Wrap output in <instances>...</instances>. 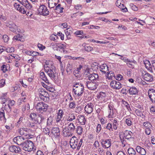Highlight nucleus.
Returning <instances> with one entry per match:
<instances>
[{"mask_svg": "<svg viewBox=\"0 0 155 155\" xmlns=\"http://www.w3.org/2000/svg\"><path fill=\"white\" fill-rule=\"evenodd\" d=\"M82 142L83 140L82 139H78L75 136L71 137L70 140L71 147L73 149L76 148L77 150H79L82 145Z\"/></svg>", "mask_w": 155, "mask_h": 155, "instance_id": "1", "label": "nucleus"}, {"mask_svg": "<svg viewBox=\"0 0 155 155\" xmlns=\"http://www.w3.org/2000/svg\"><path fill=\"white\" fill-rule=\"evenodd\" d=\"M73 90L76 95L78 96L82 95L84 90L83 84L80 83H76L73 86Z\"/></svg>", "mask_w": 155, "mask_h": 155, "instance_id": "2", "label": "nucleus"}, {"mask_svg": "<svg viewBox=\"0 0 155 155\" xmlns=\"http://www.w3.org/2000/svg\"><path fill=\"white\" fill-rule=\"evenodd\" d=\"M34 146L33 142L31 140H27L23 142L22 147L25 151L30 152L33 150Z\"/></svg>", "mask_w": 155, "mask_h": 155, "instance_id": "3", "label": "nucleus"}, {"mask_svg": "<svg viewBox=\"0 0 155 155\" xmlns=\"http://www.w3.org/2000/svg\"><path fill=\"white\" fill-rule=\"evenodd\" d=\"M35 107L37 110L41 112L46 111L48 106L47 104L41 102L38 103Z\"/></svg>", "mask_w": 155, "mask_h": 155, "instance_id": "4", "label": "nucleus"}, {"mask_svg": "<svg viewBox=\"0 0 155 155\" xmlns=\"http://www.w3.org/2000/svg\"><path fill=\"white\" fill-rule=\"evenodd\" d=\"M85 84L89 89L94 90L97 88L99 83L97 81H87L85 83Z\"/></svg>", "mask_w": 155, "mask_h": 155, "instance_id": "5", "label": "nucleus"}, {"mask_svg": "<svg viewBox=\"0 0 155 155\" xmlns=\"http://www.w3.org/2000/svg\"><path fill=\"white\" fill-rule=\"evenodd\" d=\"M39 14L43 16H47L49 14V12L46 7L44 5H41L38 9Z\"/></svg>", "mask_w": 155, "mask_h": 155, "instance_id": "6", "label": "nucleus"}, {"mask_svg": "<svg viewBox=\"0 0 155 155\" xmlns=\"http://www.w3.org/2000/svg\"><path fill=\"white\" fill-rule=\"evenodd\" d=\"M52 80H56L57 79V74L54 69H51L49 68L46 72Z\"/></svg>", "mask_w": 155, "mask_h": 155, "instance_id": "7", "label": "nucleus"}, {"mask_svg": "<svg viewBox=\"0 0 155 155\" xmlns=\"http://www.w3.org/2000/svg\"><path fill=\"white\" fill-rule=\"evenodd\" d=\"M29 129L26 128H22L19 129L18 132L21 135L25 136V138H28L31 136L29 133Z\"/></svg>", "mask_w": 155, "mask_h": 155, "instance_id": "8", "label": "nucleus"}, {"mask_svg": "<svg viewBox=\"0 0 155 155\" xmlns=\"http://www.w3.org/2000/svg\"><path fill=\"white\" fill-rule=\"evenodd\" d=\"M5 24L7 27L9 28L10 30L13 32H15L17 29V26L12 21H7Z\"/></svg>", "mask_w": 155, "mask_h": 155, "instance_id": "9", "label": "nucleus"}, {"mask_svg": "<svg viewBox=\"0 0 155 155\" xmlns=\"http://www.w3.org/2000/svg\"><path fill=\"white\" fill-rule=\"evenodd\" d=\"M142 75L143 79L147 82H151L153 81V76L145 71L142 72Z\"/></svg>", "mask_w": 155, "mask_h": 155, "instance_id": "10", "label": "nucleus"}, {"mask_svg": "<svg viewBox=\"0 0 155 155\" xmlns=\"http://www.w3.org/2000/svg\"><path fill=\"white\" fill-rule=\"evenodd\" d=\"M87 78L90 81H97L99 80V77L98 74L94 73L87 74Z\"/></svg>", "mask_w": 155, "mask_h": 155, "instance_id": "11", "label": "nucleus"}, {"mask_svg": "<svg viewBox=\"0 0 155 155\" xmlns=\"http://www.w3.org/2000/svg\"><path fill=\"white\" fill-rule=\"evenodd\" d=\"M111 87L114 89H119L122 87V84L119 81H113L110 83Z\"/></svg>", "mask_w": 155, "mask_h": 155, "instance_id": "12", "label": "nucleus"}, {"mask_svg": "<svg viewBox=\"0 0 155 155\" xmlns=\"http://www.w3.org/2000/svg\"><path fill=\"white\" fill-rule=\"evenodd\" d=\"M111 139L102 140H101V145L104 148H108L111 146Z\"/></svg>", "mask_w": 155, "mask_h": 155, "instance_id": "13", "label": "nucleus"}, {"mask_svg": "<svg viewBox=\"0 0 155 155\" xmlns=\"http://www.w3.org/2000/svg\"><path fill=\"white\" fill-rule=\"evenodd\" d=\"M17 0L28 9H30L32 7V5L27 0Z\"/></svg>", "mask_w": 155, "mask_h": 155, "instance_id": "14", "label": "nucleus"}, {"mask_svg": "<svg viewBox=\"0 0 155 155\" xmlns=\"http://www.w3.org/2000/svg\"><path fill=\"white\" fill-rule=\"evenodd\" d=\"M94 107L92 103H89L85 106L84 110L87 113L90 114L92 112Z\"/></svg>", "mask_w": 155, "mask_h": 155, "instance_id": "15", "label": "nucleus"}, {"mask_svg": "<svg viewBox=\"0 0 155 155\" xmlns=\"http://www.w3.org/2000/svg\"><path fill=\"white\" fill-rule=\"evenodd\" d=\"M148 95L150 100L153 102L155 100V90L153 89H150L148 91Z\"/></svg>", "mask_w": 155, "mask_h": 155, "instance_id": "16", "label": "nucleus"}, {"mask_svg": "<svg viewBox=\"0 0 155 155\" xmlns=\"http://www.w3.org/2000/svg\"><path fill=\"white\" fill-rule=\"evenodd\" d=\"M25 138L21 136H17L14 138V141L18 145L22 146Z\"/></svg>", "mask_w": 155, "mask_h": 155, "instance_id": "17", "label": "nucleus"}, {"mask_svg": "<svg viewBox=\"0 0 155 155\" xmlns=\"http://www.w3.org/2000/svg\"><path fill=\"white\" fill-rule=\"evenodd\" d=\"M14 6L15 8L19 12L23 14H25L26 13L27 11L22 6H20V5L19 4H17L16 3H15L14 4Z\"/></svg>", "mask_w": 155, "mask_h": 155, "instance_id": "18", "label": "nucleus"}, {"mask_svg": "<svg viewBox=\"0 0 155 155\" xmlns=\"http://www.w3.org/2000/svg\"><path fill=\"white\" fill-rule=\"evenodd\" d=\"M58 51H60L61 52L64 53L66 52V49L67 46L66 44L58 43Z\"/></svg>", "mask_w": 155, "mask_h": 155, "instance_id": "19", "label": "nucleus"}, {"mask_svg": "<svg viewBox=\"0 0 155 155\" xmlns=\"http://www.w3.org/2000/svg\"><path fill=\"white\" fill-rule=\"evenodd\" d=\"M45 119L44 117L40 114H38L36 119L35 122L36 124L38 123V124L42 125L44 122Z\"/></svg>", "mask_w": 155, "mask_h": 155, "instance_id": "20", "label": "nucleus"}, {"mask_svg": "<svg viewBox=\"0 0 155 155\" xmlns=\"http://www.w3.org/2000/svg\"><path fill=\"white\" fill-rule=\"evenodd\" d=\"M121 0H117L116 3V5L120 8L121 10L123 12H126L127 11V8L124 6L123 4H121L120 3Z\"/></svg>", "mask_w": 155, "mask_h": 155, "instance_id": "21", "label": "nucleus"}, {"mask_svg": "<svg viewBox=\"0 0 155 155\" xmlns=\"http://www.w3.org/2000/svg\"><path fill=\"white\" fill-rule=\"evenodd\" d=\"M99 70L104 74H106L108 70V67L106 64H103L100 66Z\"/></svg>", "mask_w": 155, "mask_h": 155, "instance_id": "22", "label": "nucleus"}, {"mask_svg": "<svg viewBox=\"0 0 155 155\" xmlns=\"http://www.w3.org/2000/svg\"><path fill=\"white\" fill-rule=\"evenodd\" d=\"M51 132L56 138L60 136V131L58 127L53 128L51 130Z\"/></svg>", "mask_w": 155, "mask_h": 155, "instance_id": "23", "label": "nucleus"}, {"mask_svg": "<svg viewBox=\"0 0 155 155\" xmlns=\"http://www.w3.org/2000/svg\"><path fill=\"white\" fill-rule=\"evenodd\" d=\"M130 95H137L138 94V90L137 88L134 87H130L128 90Z\"/></svg>", "mask_w": 155, "mask_h": 155, "instance_id": "24", "label": "nucleus"}, {"mask_svg": "<svg viewBox=\"0 0 155 155\" xmlns=\"http://www.w3.org/2000/svg\"><path fill=\"white\" fill-rule=\"evenodd\" d=\"M77 120L81 125H84L85 124L86 120L83 115H78Z\"/></svg>", "mask_w": 155, "mask_h": 155, "instance_id": "25", "label": "nucleus"}, {"mask_svg": "<svg viewBox=\"0 0 155 155\" xmlns=\"http://www.w3.org/2000/svg\"><path fill=\"white\" fill-rule=\"evenodd\" d=\"M132 134V133L130 131L127 130H125L124 132L123 138L128 140L131 138Z\"/></svg>", "mask_w": 155, "mask_h": 155, "instance_id": "26", "label": "nucleus"}, {"mask_svg": "<svg viewBox=\"0 0 155 155\" xmlns=\"http://www.w3.org/2000/svg\"><path fill=\"white\" fill-rule=\"evenodd\" d=\"M68 133H73L75 131L76 127L74 125V124L72 123H70L68 125Z\"/></svg>", "mask_w": 155, "mask_h": 155, "instance_id": "27", "label": "nucleus"}, {"mask_svg": "<svg viewBox=\"0 0 155 155\" xmlns=\"http://www.w3.org/2000/svg\"><path fill=\"white\" fill-rule=\"evenodd\" d=\"M108 107L109 110V114L108 116V117L109 118H113L115 116L114 114V109H113V107L110 104L108 105Z\"/></svg>", "mask_w": 155, "mask_h": 155, "instance_id": "28", "label": "nucleus"}, {"mask_svg": "<svg viewBox=\"0 0 155 155\" xmlns=\"http://www.w3.org/2000/svg\"><path fill=\"white\" fill-rule=\"evenodd\" d=\"M40 78L42 79L46 83H48V84H49V81L45 76V73L43 72H42L40 73Z\"/></svg>", "mask_w": 155, "mask_h": 155, "instance_id": "29", "label": "nucleus"}, {"mask_svg": "<svg viewBox=\"0 0 155 155\" xmlns=\"http://www.w3.org/2000/svg\"><path fill=\"white\" fill-rule=\"evenodd\" d=\"M49 95L48 93L40 96V98L45 102L48 101H49Z\"/></svg>", "mask_w": 155, "mask_h": 155, "instance_id": "30", "label": "nucleus"}, {"mask_svg": "<svg viewBox=\"0 0 155 155\" xmlns=\"http://www.w3.org/2000/svg\"><path fill=\"white\" fill-rule=\"evenodd\" d=\"M57 117L56 120H61L63 117L64 114V112L62 110H59L57 113Z\"/></svg>", "mask_w": 155, "mask_h": 155, "instance_id": "31", "label": "nucleus"}, {"mask_svg": "<svg viewBox=\"0 0 155 155\" xmlns=\"http://www.w3.org/2000/svg\"><path fill=\"white\" fill-rule=\"evenodd\" d=\"M119 124L118 122V120L117 119L114 118L113 121V124L112 125L113 128L114 130L117 129Z\"/></svg>", "mask_w": 155, "mask_h": 155, "instance_id": "32", "label": "nucleus"}, {"mask_svg": "<svg viewBox=\"0 0 155 155\" xmlns=\"http://www.w3.org/2000/svg\"><path fill=\"white\" fill-rule=\"evenodd\" d=\"M66 71L67 73L69 74H70L72 71L73 67L72 64L70 63H68L67 65L66 68Z\"/></svg>", "mask_w": 155, "mask_h": 155, "instance_id": "33", "label": "nucleus"}, {"mask_svg": "<svg viewBox=\"0 0 155 155\" xmlns=\"http://www.w3.org/2000/svg\"><path fill=\"white\" fill-rule=\"evenodd\" d=\"M10 66L9 64L6 65H3L1 67V69L3 73L9 70Z\"/></svg>", "mask_w": 155, "mask_h": 155, "instance_id": "34", "label": "nucleus"}, {"mask_svg": "<svg viewBox=\"0 0 155 155\" xmlns=\"http://www.w3.org/2000/svg\"><path fill=\"white\" fill-rule=\"evenodd\" d=\"M58 3L54 2H53L51 0H48V6L49 8H53Z\"/></svg>", "mask_w": 155, "mask_h": 155, "instance_id": "35", "label": "nucleus"}, {"mask_svg": "<svg viewBox=\"0 0 155 155\" xmlns=\"http://www.w3.org/2000/svg\"><path fill=\"white\" fill-rule=\"evenodd\" d=\"M61 5L60 4H58L55 7L54 9L57 11L59 12L60 13H62L63 12V10L64 9V8L61 7Z\"/></svg>", "mask_w": 155, "mask_h": 155, "instance_id": "36", "label": "nucleus"}, {"mask_svg": "<svg viewBox=\"0 0 155 155\" xmlns=\"http://www.w3.org/2000/svg\"><path fill=\"white\" fill-rule=\"evenodd\" d=\"M38 95L39 97L48 93L43 88L39 89L38 90Z\"/></svg>", "mask_w": 155, "mask_h": 155, "instance_id": "37", "label": "nucleus"}, {"mask_svg": "<svg viewBox=\"0 0 155 155\" xmlns=\"http://www.w3.org/2000/svg\"><path fill=\"white\" fill-rule=\"evenodd\" d=\"M75 131L79 135H81L82 134L83 132V128L81 126H77L76 128Z\"/></svg>", "mask_w": 155, "mask_h": 155, "instance_id": "38", "label": "nucleus"}, {"mask_svg": "<svg viewBox=\"0 0 155 155\" xmlns=\"http://www.w3.org/2000/svg\"><path fill=\"white\" fill-rule=\"evenodd\" d=\"M83 46H84L85 50L87 52H90L93 50V48L88 45L84 44Z\"/></svg>", "mask_w": 155, "mask_h": 155, "instance_id": "39", "label": "nucleus"}, {"mask_svg": "<svg viewBox=\"0 0 155 155\" xmlns=\"http://www.w3.org/2000/svg\"><path fill=\"white\" fill-rule=\"evenodd\" d=\"M128 152L129 155H137L134 149L132 148H129L128 149Z\"/></svg>", "mask_w": 155, "mask_h": 155, "instance_id": "40", "label": "nucleus"}, {"mask_svg": "<svg viewBox=\"0 0 155 155\" xmlns=\"http://www.w3.org/2000/svg\"><path fill=\"white\" fill-rule=\"evenodd\" d=\"M75 119V114H69L67 120L68 121H72Z\"/></svg>", "mask_w": 155, "mask_h": 155, "instance_id": "41", "label": "nucleus"}, {"mask_svg": "<svg viewBox=\"0 0 155 155\" xmlns=\"http://www.w3.org/2000/svg\"><path fill=\"white\" fill-rule=\"evenodd\" d=\"M135 113L138 116L143 118L144 117V115L143 114L142 111L138 109H136L135 110Z\"/></svg>", "mask_w": 155, "mask_h": 155, "instance_id": "42", "label": "nucleus"}, {"mask_svg": "<svg viewBox=\"0 0 155 155\" xmlns=\"http://www.w3.org/2000/svg\"><path fill=\"white\" fill-rule=\"evenodd\" d=\"M56 122L57 123V125L59 127H63L64 126V123L63 122V121L61 120H56Z\"/></svg>", "mask_w": 155, "mask_h": 155, "instance_id": "43", "label": "nucleus"}, {"mask_svg": "<svg viewBox=\"0 0 155 155\" xmlns=\"http://www.w3.org/2000/svg\"><path fill=\"white\" fill-rule=\"evenodd\" d=\"M131 119H132L130 118H127L126 119L125 123L128 126H130L133 123L131 120Z\"/></svg>", "mask_w": 155, "mask_h": 155, "instance_id": "44", "label": "nucleus"}, {"mask_svg": "<svg viewBox=\"0 0 155 155\" xmlns=\"http://www.w3.org/2000/svg\"><path fill=\"white\" fill-rule=\"evenodd\" d=\"M65 32L66 35H71L72 33L73 32L71 28H67L65 30Z\"/></svg>", "mask_w": 155, "mask_h": 155, "instance_id": "45", "label": "nucleus"}, {"mask_svg": "<svg viewBox=\"0 0 155 155\" xmlns=\"http://www.w3.org/2000/svg\"><path fill=\"white\" fill-rule=\"evenodd\" d=\"M38 115H37L35 113H33L31 114L30 115V117L31 118L32 120L35 121L37 118Z\"/></svg>", "mask_w": 155, "mask_h": 155, "instance_id": "46", "label": "nucleus"}, {"mask_svg": "<svg viewBox=\"0 0 155 155\" xmlns=\"http://www.w3.org/2000/svg\"><path fill=\"white\" fill-rule=\"evenodd\" d=\"M143 125L145 128V129L146 128H151L152 125L149 122H144Z\"/></svg>", "mask_w": 155, "mask_h": 155, "instance_id": "47", "label": "nucleus"}, {"mask_svg": "<svg viewBox=\"0 0 155 155\" xmlns=\"http://www.w3.org/2000/svg\"><path fill=\"white\" fill-rule=\"evenodd\" d=\"M24 119V118L22 117H20L19 118V120L17 122V124L16 125L17 126L19 127V125L21 124H23V121Z\"/></svg>", "mask_w": 155, "mask_h": 155, "instance_id": "48", "label": "nucleus"}, {"mask_svg": "<svg viewBox=\"0 0 155 155\" xmlns=\"http://www.w3.org/2000/svg\"><path fill=\"white\" fill-rule=\"evenodd\" d=\"M6 51L8 53H12L14 52L15 51V48L14 47L8 48L5 49Z\"/></svg>", "mask_w": 155, "mask_h": 155, "instance_id": "49", "label": "nucleus"}, {"mask_svg": "<svg viewBox=\"0 0 155 155\" xmlns=\"http://www.w3.org/2000/svg\"><path fill=\"white\" fill-rule=\"evenodd\" d=\"M106 128L107 130H109L110 131H113V127L112 124L111 123H108L106 127Z\"/></svg>", "mask_w": 155, "mask_h": 155, "instance_id": "50", "label": "nucleus"}, {"mask_svg": "<svg viewBox=\"0 0 155 155\" xmlns=\"http://www.w3.org/2000/svg\"><path fill=\"white\" fill-rule=\"evenodd\" d=\"M123 104L125 105L128 111H130V110H131V109L130 108L129 104L127 102L124 101L123 102Z\"/></svg>", "mask_w": 155, "mask_h": 155, "instance_id": "51", "label": "nucleus"}, {"mask_svg": "<svg viewBox=\"0 0 155 155\" xmlns=\"http://www.w3.org/2000/svg\"><path fill=\"white\" fill-rule=\"evenodd\" d=\"M50 38L51 40H53V41H55L56 40H57V39L58 38L57 35H56L54 34H52L51 35L50 37Z\"/></svg>", "mask_w": 155, "mask_h": 155, "instance_id": "52", "label": "nucleus"}, {"mask_svg": "<svg viewBox=\"0 0 155 155\" xmlns=\"http://www.w3.org/2000/svg\"><path fill=\"white\" fill-rule=\"evenodd\" d=\"M3 118H5V117L4 110L3 109L0 112V120H2Z\"/></svg>", "mask_w": 155, "mask_h": 155, "instance_id": "53", "label": "nucleus"}, {"mask_svg": "<svg viewBox=\"0 0 155 155\" xmlns=\"http://www.w3.org/2000/svg\"><path fill=\"white\" fill-rule=\"evenodd\" d=\"M68 128L65 127L64 128H63V134L64 136H67L68 135L67 133H68Z\"/></svg>", "mask_w": 155, "mask_h": 155, "instance_id": "54", "label": "nucleus"}, {"mask_svg": "<svg viewBox=\"0 0 155 155\" xmlns=\"http://www.w3.org/2000/svg\"><path fill=\"white\" fill-rule=\"evenodd\" d=\"M43 132L45 134H48V135H49L50 133L49 130L47 127H45L43 129Z\"/></svg>", "mask_w": 155, "mask_h": 155, "instance_id": "55", "label": "nucleus"}, {"mask_svg": "<svg viewBox=\"0 0 155 155\" xmlns=\"http://www.w3.org/2000/svg\"><path fill=\"white\" fill-rule=\"evenodd\" d=\"M16 146L12 145L10 146L9 147V149L10 151L12 152H14Z\"/></svg>", "mask_w": 155, "mask_h": 155, "instance_id": "56", "label": "nucleus"}, {"mask_svg": "<svg viewBox=\"0 0 155 155\" xmlns=\"http://www.w3.org/2000/svg\"><path fill=\"white\" fill-rule=\"evenodd\" d=\"M101 125L99 124H98L97 126L96 129V132L97 133H99L101 130Z\"/></svg>", "mask_w": 155, "mask_h": 155, "instance_id": "57", "label": "nucleus"}, {"mask_svg": "<svg viewBox=\"0 0 155 155\" xmlns=\"http://www.w3.org/2000/svg\"><path fill=\"white\" fill-rule=\"evenodd\" d=\"M1 99L2 100V104H5L6 102H8L9 100L8 97H6V98L5 97H1Z\"/></svg>", "mask_w": 155, "mask_h": 155, "instance_id": "58", "label": "nucleus"}, {"mask_svg": "<svg viewBox=\"0 0 155 155\" xmlns=\"http://www.w3.org/2000/svg\"><path fill=\"white\" fill-rule=\"evenodd\" d=\"M144 64L146 68H148L147 67L149 66H151L150 61L148 60H146L145 61H144Z\"/></svg>", "mask_w": 155, "mask_h": 155, "instance_id": "59", "label": "nucleus"}, {"mask_svg": "<svg viewBox=\"0 0 155 155\" xmlns=\"http://www.w3.org/2000/svg\"><path fill=\"white\" fill-rule=\"evenodd\" d=\"M73 73L74 75L75 76V77H78L80 75V71H78V70L77 69L74 70V71Z\"/></svg>", "mask_w": 155, "mask_h": 155, "instance_id": "60", "label": "nucleus"}, {"mask_svg": "<svg viewBox=\"0 0 155 155\" xmlns=\"http://www.w3.org/2000/svg\"><path fill=\"white\" fill-rule=\"evenodd\" d=\"M5 83V80L4 79H1L0 80V88L3 87Z\"/></svg>", "mask_w": 155, "mask_h": 155, "instance_id": "61", "label": "nucleus"}, {"mask_svg": "<svg viewBox=\"0 0 155 155\" xmlns=\"http://www.w3.org/2000/svg\"><path fill=\"white\" fill-rule=\"evenodd\" d=\"M2 38L5 42H7L8 40V37L6 35H4L3 36Z\"/></svg>", "mask_w": 155, "mask_h": 155, "instance_id": "62", "label": "nucleus"}, {"mask_svg": "<svg viewBox=\"0 0 155 155\" xmlns=\"http://www.w3.org/2000/svg\"><path fill=\"white\" fill-rule=\"evenodd\" d=\"M36 123L29 122L27 124V126L30 127H33L35 125Z\"/></svg>", "mask_w": 155, "mask_h": 155, "instance_id": "63", "label": "nucleus"}, {"mask_svg": "<svg viewBox=\"0 0 155 155\" xmlns=\"http://www.w3.org/2000/svg\"><path fill=\"white\" fill-rule=\"evenodd\" d=\"M98 152L101 155H104V150L102 148H99L98 149Z\"/></svg>", "mask_w": 155, "mask_h": 155, "instance_id": "64", "label": "nucleus"}]
</instances>
